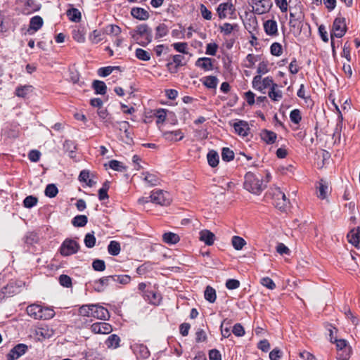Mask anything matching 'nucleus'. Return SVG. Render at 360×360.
<instances>
[{
    "label": "nucleus",
    "mask_w": 360,
    "mask_h": 360,
    "mask_svg": "<svg viewBox=\"0 0 360 360\" xmlns=\"http://www.w3.org/2000/svg\"><path fill=\"white\" fill-rule=\"evenodd\" d=\"M195 65L205 71L211 70L213 69L212 59L210 58L203 57L198 58L195 62Z\"/></svg>",
    "instance_id": "26"
},
{
    "label": "nucleus",
    "mask_w": 360,
    "mask_h": 360,
    "mask_svg": "<svg viewBox=\"0 0 360 360\" xmlns=\"http://www.w3.org/2000/svg\"><path fill=\"white\" fill-rule=\"evenodd\" d=\"M352 347L350 346L338 351L337 360H349L352 354Z\"/></svg>",
    "instance_id": "42"
},
{
    "label": "nucleus",
    "mask_w": 360,
    "mask_h": 360,
    "mask_svg": "<svg viewBox=\"0 0 360 360\" xmlns=\"http://www.w3.org/2000/svg\"><path fill=\"white\" fill-rule=\"evenodd\" d=\"M271 53L275 56H280L283 53V48L281 44L274 42L270 47Z\"/></svg>",
    "instance_id": "57"
},
{
    "label": "nucleus",
    "mask_w": 360,
    "mask_h": 360,
    "mask_svg": "<svg viewBox=\"0 0 360 360\" xmlns=\"http://www.w3.org/2000/svg\"><path fill=\"white\" fill-rule=\"evenodd\" d=\"M141 177L148 186H155L160 184V178L155 173L143 172Z\"/></svg>",
    "instance_id": "12"
},
{
    "label": "nucleus",
    "mask_w": 360,
    "mask_h": 360,
    "mask_svg": "<svg viewBox=\"0 0 360 360\" xmlns=\"http://www.w3.org/2000/svg\"><path fill=\"white\" fill-rule=\"evenodd\" d=\"M58 190L55 184H48L45 188L44 193L49 198H54L58 194Z\"/></svg>",
    "instance_id": "55"
},
{
    "label": "nucleus",
    "mask_w": 360,
    "mask_h": 360,
    "mask_svg": "<svg viewBox=\"0 0 360 360\" xmlns=\"http://www.w3.org/2000/svg\"><path fill=\"white\" fill-rule=\"evenodd\" d=\"M244 188L249 192L259 195L264 188L262 175L248 172L245 175Z\"/></svg>",
    "instance_id": "1"
},
{
    "label": "nucleus",
    "mask_w": 360,
    "mask_h": 360,
    "mask_svg": "<svg viewBox=\"0 0 360 360\" xmlns=\"http://www.w3.org/2000/svg\"><path fill=\"white\" fill-rule=\"evenodd\" d=\"M39 310H41V306L39 304H30L27 307V314L34 319H38Z\"/></svg>",
    "instance_id": "38"
},
{
    "label": "nucleus",
    "mask_w": 360,
    "mask_h": 360,
    "mask_svg": "<svg viewBox=\"0 0 360 360\" xmlns=\"http://www.w3.org/2000/svg\"><path fill=\"white\" fill-rule=\"evenodd\" d=\"M92 267L95 271H103L105 269V262L102 259H95L92 263Z\"/></svg>",
    "instance_id": "64"
},
{
    "label": "nucleus",
    "mask_w": 360,
    "mask_h": 360,
    "mask_svg": "<svg viewBox=\"0 0 360 360\" xmlns=\"http://www.w3.org/2000/svg\"><path fill=\"white\" fill-rule=\"evenodd\" d=\"M238 27L237 24H230L229 22L224 23L220 26L221 32H223L225 35L230 34L233 30H237Z\"/></svg>",
    "instance_id": "48"
},
{
    "label": "nucleus",
    "mask_w": 360,
    "mask_h": 360,
    "mask_svg": "<svg viewBox=\"0 0 360 360\" xmlns=\"http://www.w3.org/2000/svg\"><path fill=\"white\" fill-rule=\"evenodd\" d=\"M38 319L47 320L53 318L55 315L53 309L49 307H41V310H39Z\"/></svg>",
    "instance_id": "34"
},
{
    "label": "nucleus",
    "mask_w": 360,
    "mask_h": 360,
    "mask_svg": "<svg viewBox=\"0 0 360 360\" xmlns=\"http://www.w3.org/2000/svg\"><path fill=\"white\" fill-rule=\"evenodd\" d=\"M269 72V68H268V62L267 61H262L259 63L257 72V75H265Z\"/></svg>",
    "instance_id": "63"
},
{
    "label": "nucleus",
    "mask_w": 360,
    "mask_h": 360,
    "mask_svg": "<svg viewBox=\"0 0 360 360\" xmlns=\"http://www.w3.org/2000/svg\"><path fill=\"white\" fill-rule=\"evenodd\" d=\"M18 287H17L13 283H9L0 290V297H4V299L6 297L13 296L18 293Z\"/></svg>",
    "instance_id": "16"
},
{
    "label": "nucleus",
    "mask_w": 360,
    "mask_h": 360,
    "mask_svg": "<svg viewBox=\"0 0 360 360\" xmlns=\"http://www.w3.org/2000/svg\"><path fill=\"white\" fill-rule=\"evenodd\" d=\"M149 198L150 202L160 205H168L171 202L169 193L160 189L153 190Z\"/></svg>",
    "instance_id": "5"
},
{
    "label": "nucleus",
    "mask_w": 360,
    "mask_h": 360,
    "mask_svg": "<svg viewBox=\"0 0 360 360\" xmlns=\"http://www.w3.org/2000/svg\"><path fill=\"white\" fill-rule=\"evenodd\" d=\"M37 202L38 199L36 197L29 195L24 199L23 205L26 208H32L37 205Z\"/></svg>",
    "instance_id": "56"
},
{
    "label": "nucleus",
    "mask_w": 360,
    "mask_h": 360,
    "mask_svg": "<svg viewBox=\"0 0 360 360\" xmlns=\"http://www.w3.org/2000/svg\"><path fill=\"white\" fill-rule=\"evenodd\" d=\"M290 119L291 122L295 124H299L302 120L301 112L300 110L295 109L292 110L290 113Z\"/></svg>",
    "instance_id": "61"
},
{
    "label": "nucleus",
    "mask_w": 360,
    "mask_h": 360,
    "mask_svg": "<svg viewBox=\"0 0 360 360\" xmlns=\"http://www.w3.org/2000/svg\"><path fill=\"white\" fill-rule=\"evenodd\" d=\"M208 164L212 167H215L218 165L219 157L217 151L211 150L207 155Z\"/></svg>",
    "instance_id": "30"
},
{
    "label": "nucleus",
    "mask_w": 360,
    "mask_h": 360,
    "mask_svg": "<svg viewBox=\"0 0 360 360\" xmlns=\"http://www.w3.org/2000/svg\"><path fill=\"white\" fill-rule=\"evenodd\" d=\"M202 84L210 89H215L218 84V79L215 76H207L202 78Z\"/></svg>",
    "instance_id": "37"
},
{
    "label": "nucleus",
    "mask_w": 360,
    "mask_h": 360,
    "mask_svg": "<svg viewBox=\"0 0 360 360\" xmlns=\"http://www.w3.org/2000/svg\"><path fill=\"white\" fill-rule=\"evenodd\" d=\"M110 281V276L102 277L100 279L94 281L93 288L96 292H103L109 285Z\"/></svg>",
    "instance_id": "17"
},
{
    "label": "nucleus",
    "mask_w": 360,
    "mask_h": 360,
    "mask_svg": "<svg viewBox=\"0 0 360 360\" xmlns=\"http://www.w3.org/2000/svg\"><path fill=\"white\" fill-rule=\"evenodd\" d=\"M200 240L204 242L207 245H212L215 239V236L213 233L208 230H202L200 232Z\"/></svg>",
    "instance_id": "22"
},
{
    "label": "nucleus",
    "mask_w": 360,
    "mask_h": 360,
    "mask_svg": "<svg viewBox=\"0 0 360 360\" xmlns=\"http://www.w3.org/2000/svg\"><path fill=\"white\" fill-rule=\"evenodd\" d=\"M303 19L304 15L302 12V6L300 4L296 5L294 7H290V19Z\"/></svg>",
    "instance_id": "28"
},
{
    "label": "nucleus",
    "mask_w": 360,
    "mask_h": 360,
    "mask_svg": "<svg viewBox=\"0 0 360 360\" xmlns=\"http://www.w3.org/2000/svg\"><path fill=\"white\" fill-rule=\"evenodd\" d=\"M32 89V86L30 85L20 86L16 88L15 94L18 97L25 98Z\"/></svg>",
    "instance_id": "43"
},
{
    "label": "nucleus",
    "mask_w": 360,
    "mask_h": 360,
    "mask_svg": "<svg viewBox=\"0 0 360 360\" xmlns=\"http://www.w3.org/2000/svg\"><path fill=\"white\" fill-rule=\"evenodd\" d=\"M221 158L224 161L229 162L234 158V153L229 148H223L221 151Z\"/></svg>",
    "instance_id": "54"
},
{
    "label": "nucleus",
    "mask_w": 360,
    "mask_h": 360,
    "mask_svg": "<svg viewBox=\"0 0 360 360\" xmlns=\"http://www.w3.org/2000/svg\"><path fill=\"white\" fill-rule=\"evenodd\" d=\"M92 88L96 94L105 95L107 92V86L103 81L94 80L92 83Z\"/></svg>",
    "instance_id": "27"
},
{
    "label": "nucleus",
    "mask_w": 360,
    "mask_h": 360,
    "mask_svg": "<svg viewBox=\"0 0 360 360\" xmlns=\"http://www.w3.org/2000/svg\"><path fill=\"white\" fill-rule=\"evenodd\" d=\"M28 347L25 344H18L7 355L8 360H15L23 355L27 350Z\"/></svg>",
    "instance_id": "10"
},
{
    "label": "nucleus",
    "mask_w": 360,
    "mask_h": 360,
    "mask_svg": "<svg viewBox=\"0 0 360 360\" xmlns=\"http://www.w3.org/2000/svg\"><path fill=\"white\" fill-rule=\"evenodd\" d=\"M134 350L135 353H137L140 355L141 357L143 359H146L149 356L150 352L146 346L143 345H136L134 347Z\"/></svg>",
    "instance_id": "40"
},
{
    "label": "nucleus",
    "mask_w": 360,
    "mask_h": 360,
    "mask_svg": "<svg viewBox=\"0 0 360 360\" xmlns=\"http://www.w3.org/2000/svg\"><path fill=\"white\" fill-rule=\"evenodd\" d=\"M346 32V24L345 18H336L333 24V32L330 38H341Z\"/></svg>",
    "instance_id": "7"
},
{
    "label": "nucleus",
    "mask_w": 360,
    "mask_h": 360,
    "mask_svg": "<svg viewBox=\"0 0 360 360\" xmlns=\"http://www.w3.org/2000/svg\"><path fill=\"white\" fill-rule=\"evenodd\" d=\"M317 189L319 192L318 197L321 199L326 198L328 187L323 180L319 182Z\"/></svg>",
    "instance_id": "50"
},
{
    "label": "nucleus",
    "mask_w": 360,
    "mask_h": 360,
    "mask_svg": "<svg viewBox=\"0 0 360 360\" xmlns=\"http://www.w3.org/2000/svg\"><path fill=\"white\" fill-rule=\"evenodd\" d=\"M131 15L140 20H146L149 18V13L143 8L134 7L131 10Z\"/></svg>",
    "instance_id": "19"
},
{
    "label": "nucleus",
    "mask_w": 360,
    "mask_h": 360,
    "mask_svg": "<svg viewBox=\"0 0 360 360\" xmlns=\"http://www.w3.org/2000/svg\"><path fill=\"white\" fill-rule=\"evenodd\" d=\"M205 299L210 303H214L217 298L216 290L211 286L207 285L204 292Z\"/></svg>",
    "instance_id": "36"
},
{
    "label": "nucleus",
    "mask_w": 360,
    "mask_h": 360,
    "mask_svg": "<svg viewBox=\"0 0 360 360\" xmlns=\"http://www.w3.org/2000/svg\"><path fill=\"white\" fill-rule=\"evenodd\" d=\"M162 136L169 141L176 142L183 139L184 134L181 129H178L175 131H165L163 132Z\"/></svg>",
    "instance_id": "15"
},
{
    "label": "nucleus",
    "mask_w": 360,
    "mask_h": 360,
    "mask_svg": "<svg viewBox=\"0 0 360 360\" xmlns=\"http://www.w3.org/2000/svg\"><path fill=\"white\" fill-rule=\"evenodd\" d=\"M172 46L176 51L179 53L185 54L188 53V44L186 42H176L172 44Z\"/></svg>",
    "instance_id": "59"
},
{
    "label": "nucleus",
    "mask_w": 360,
    "mask_h": 360,
    "mask_svg": "<svg viewBox=\"0 0 360 360\" xmlns=\"http://www.w3.org/2000/svg\"><path fill=\"white\" fill-rule=\"evenodd\" d=\"M145 300L148 301L150 304L157 305L160 304L161 296L159 293L153 290H146L143 295Z\"/></svg>",
    "instance_id": "20"
},
{
    "label": "nucleus",
    "mask_w": 360,
    "mask_h": 360,
    "mask_svg": "<svg viewBox=\"0 0 360 360\" xmlns=\"http://www.w3.org/2000/svg\"><path fill=\"white\" fill-rule=\"evenodd\" d=\"M244 25L245 29L250 34L256 32L258 27L257 18L255 15H250L248 18L246 19V21L244 22Z\"/></svg>",
    "instance_id": "24"
},
{
    "label": "nucleus",
    "mask_w": 360,
    "mask_h": 360,
    "mask_svg": "<svg viewBox=\"0 0 360 360\" xmlns=\"http://www.w3.org/2000/svg\"><path fill=\"white\" fill-rule=\"evenodd\" d=\"M252 84L255 90L264 94L266 89L269 87L271 89L272 86L276 84L274 82L271 77H266L262 79L261 75H256L253 77Z\"/></svg>",
    "instance_id": "3"
},
{
    "label": "nucleus",
    "mask_w": 360,
    "mask_h": 360,
    "mask_svg": "<svg viewBox=\"0 0 360 360\" xmlns=\"http://www.w3.org/2000/svg\"><path fill=\"white\" fill-rule=\"evenodd\" d=\"M120 338L116 334L110 335L105 341L108 347L117 348L120 346Z\"/></svg>",
    "instance_id": "39"
},
{
    "label": "nucleus",
    "mask_w": 360,
    "mask_h": 360,
    "mask_svg": "<svg viewBox=\"0 0 360 360\" xmlns=\"http://www.w3.org/2000/svg\"><path fill=\"white\" fill-rule=\"evenodd\" d=\"M93 307H94V304L82 305L79 309V314L83 316H92Z\"/></svg>",
    "instance_id": "49"
},
{
    "label": "nucleus",
    "mask_w": 360,
    "mask_h": 360,
    "mask_svg": "<svg viewBox=\"0 0 360 360\" xmlns=\"http://www.w3.org/2000/svg\"><path fill=\"white\" fill-rule=\"evenodd\" d=\"M66 13L69 20L72 22H79L82 20L81 12L77 8H72L68 9Z\"/></svg>",
    "instance_id": "29"
},
{
    "label": "nucleus",
    "mask_w": 360,
    "mask_h": 360,
    "mask_svg": "<svg viewBox=\"0 0 360 360\" xmlns=\"http://www.w3.org/2000/svg\"><path fill=\"white\" fill-rule=\"evenodd\" d=\"M91 330L96 334H109L112 332V328L108 323L96 322L91 325Z\"/></svg>",
    "instance_id": "9"
},
{
    "label": "nucleus",
    "mask_w": 360,
    "mask_h": 360,
    "mask_svg": "<svg viewBox=\"0 0 360 360\" xmlns=\"http://www.w3.org/2000/svg\"><path fill=\"white\" fill-rule=\"evenodd\" d=\"M264 29L267 35L274 36L278 34L277 22L274 20H268L264 23Z\"/></svg>",
    "instance_id": "21"
},
{
    "label": "nucleus",
    "mask_w": 360,
    "mask_h": 360,
    "mask_svg": "<svg viewBox=\"0 0 360 360\" xmlns=\"http://www.w3.org/2000/svg\"><path fill=\"white\" fill-rule=\"evenodd\" d=\"M109 167L115 170L118 172H123L126 169V167L123 165V164L117 160H112L109 162Z\"/></svg>",
    "instance_id": "58"
},
{
    "label": "nucleus",
    "mask_w": 360,
    "mask_h": 360,
    "mask_svg": "<svg viewBox=\"0 0 360 360\" xmlns=\"http://www.w3.org/2000/svg\"><path fill=\"white\" fill-rule=\"evenodd\" d=\"M348 242L355 247H358L360 242V229H352L347 234Z\"/></svg>",
    "instance_id": "25"
},
{
    "label": "nucleus",
    "mask_w": 360,
    "mask_h": 360,
    "mask_svg": "<svg viewBox=\"0 0 360 360\" xmlns=\"http://www.w3.org/2000/svg\"><path fill=\"white\" fill-rule=\"evenodd\" d=\"M249 4L252 11L258 15L268 12L271 6L270 0H250Z\"/></svg>",
    "instance_id": "6"
},
{
    "label": "nucleus",
    "mask_w": 360,
    "mask_h": 360,
    "mask_svg": "<svg viewBox=\"0 0 360 360\" xmlns=\"http://www.w3.org/2000/svg\"><path fill=\"white\" fill-rule=\"evenodd\" d=\"M96 240L94 232L88 233L84 236V243L86 248H92L96 244Z\"/></svg>",
    "instance_id": "52"
},
{
    "label": "nucleus",
    "mask_w": 360,
    "mask_h": 360,
    "mask_svg": "<svg viewBox=\"0 0 360 360\" xmlns=\"http://www.w3.org/2000/svg\"><path fill=\"white\" fill-rule=\"evenodd\" d=\"M92 317L101 320H107L110 317V314L108 310L105 307L98 304H94V307H93Z\"/></svg>",
    "instance_id": "13"
},
{
    "label": "nucleus",
    "mask_w": 360,
    "mask_h": 360,
    "mask_svg": "<svg viewBox=\"0 0 360 360\" xmlns=\"http://www.w3.org/2000/svg\"><path fill=\"white\" fill-rule=\"evenodd\" d=\"M268 96L274 101H278L282 98L283 94L282 91L278 89L277 84L272 86L268 93Z\"/></svg>",
    "instance_id": "31"
},
{
    "label": "nucleus",
    "mask_w": 360,
    "mask_h": 360,
    "mask_svg": "<svg viewBox=\"0 0 360 360\" xmlns=\"http://www.w3.org/2000/svg\"><path fill=\"white\" fill-rule=\"evenodd\" d=\"M274 201L276 207L279 210H284L289 204L288 199L280 188L276 189L274 193Z\"/></svg>",
    "instance_id": "8"
},
{
    "label": "nucleus",
    "mask_w": 360,
    "mask_h": 360,
    "mask_svg": "<svg viewBox=\"0 0 360 360\" xmlns=\"http://www.w3.org/2000/svg\"><path fill=\"white\" fill-rule=\"evenodd\" d=\"M79 248L80 245L76 240L66 238L61 244L60 253L64 257H68L77 253Z\"/></svg>",
    "instance_id": "4"
},
{
    "label": "nucleus",
    "mask_w": 360,
    "mask_h": 360,
    "mask_svg": "<svg viewBox=\"0 0 360 360\" xmlns=\"http://www.w3.org/2000/svg\"><path fill=\"white\" fill-rule=\"evenodd\" d=\"M167 110L165 109L160 108L156 110L155 115L157 117V124L162 123L165 121Z\"/></svg>",
    "instance_id": "62"
},
{
    "label": "nucleus",
    "mask_w": 360,
    "mask_h": 360,
    "mask_svg": "<svg viewBox=\"0 0 360 360\" xmlns=\"http://www.w3.org/2000/svg\"><path fill=\"white\" fill-rule=\"evenodd\" d=\"M110 188L109 182L105 181L102 187L98 190V198L100 200H104L109 198L108 195V191Z\"/></svg>",
    "instance_id": "51"
},
{
    "label": "nucleus",
    "mask_w": 360,
    "mask_h": 360,
    "mask_svg": "<svg viewBox=\"0 0 360 360\" xmlns=\"http://www.w3.org/2000/svg\"><path fill=\"white\" fill-rule=\"evenodd\" d=\"M235 131L240 136H246L250 130V127L247 122L239 120L233 124Z\"/></svg>",
    "instance_id": "18"
},
{
    "label": "nucleus",
    "mask_w": 360,
    "mask_h": 360,
    "mask_svg": "<svg viewBox=\"0 0 360 360\" xmlns=\"http://www.w3.org/2000/svg\"><path fill=\"white\" fill-rule=\"evenodd\" d=\"M88 222V218L86 215H77L72 219V224L75 227H84Z\"/></svg>",
    "instance_id": "35"
},
{
    "label": "nucleus",
    "mask_w": 360,
    "mask_h": 360,
    "mask_svg": "<svg viewBox=\"0 0 360 360\" xmlns=\"http://www.w3.org/2000/svg\"><path fill=\"white\" fill-rule=\"evenodd\" d=\"M231 243H232L233 247L236 250H240L245 246V245L246 244V242L243 238H241L240 236H235L231 239Z\"/></svg>",
    "instance_id": "46"
},
{
    "label": "nucleus",
    "mask_w": 360,
    "mask_h": 360,
    "mask_svg": "<svg viewBox=\"0 0 360 360\" xmlns=\"http://www.w3.org/2000/svg\"><path fill=\"white\" fill-rule=\"evenodd\" d=\"M135 55L138 59L143 61H148L150 59V53L141 48L136 49Z\"/></svg>",
    "instance_id": "47"
},
{
    "label": "nucleus",
    "mask_w": 360,
    "mask_h": 360,
    "mask_svg": "<svg viewBox=\"0 0 360 360\" xmlns=\"http://www.w3.org/2000/svg\"><path fill=\"white\" fill-rule=\"evenodd\" d=\"M162 239L165 243L169 245H174L179 241L180 238L176 233L168 232L163 234Z\"/></svg>",
    "instance_id": "32"
},
{
    "label": "nucleus",
    "mask_w": 360,
    "mask_h": 360,
    "mask_svg": "<svg viewBox=\"0 0 360 360\" xmlns=\"http://www.w3.org/2000/svg\"><path fill=\"white\" fill-rule=\"evenodd\" d=\"M44 20L39 15H35L30 19V26L27 30V32L32 34L34 32H37L41 27L43 26Z\"/></svg>",
    "instance_id": "14"
},
{
    "label": "nucleus",
    "mask_w": 360,
    "mask_h": 360,
    "mask_svg": "<svg viewBox=\"0 0 360 360\" xmlns=\"http://www.w3.org/2000/svg\"><path fill=\"white\" fill-rule=\"evenodd\" d=\"M169 32L167 26L165 23H160L155 27V39L162 38Z\"/></svg>",
    "instance_id": "45"
},
{
    "label": "nucleus",
    "mask_w": 360,
    "mask_h": 360,
    "mask_svg": "<svg viewBox=\"0 0 360 360\" xmlns=\"http://www.w3.org/2000/svg\"><path fill=\"white\" fill-rule=\"evenodd\" d=\"M60 284L65 288H70L72 286V279L71 278L65 274H62L59 276L58 278Z\"/></svg>",
    "instance_id": "60"
},
{
    "label": "nucleus",
    "mask_w": 360,
    "mask_h": 360,
    "mask_svg": "<svg viewBox=\"0 0 360 360\" xmlns=\"http://www.w3.org/2000/svg\"><path fill=\"white\" fill-rule=\"evenodd\" d=\"M110 277L111 281L122 285H127L131 281V276L129 275H113Z\"/></svg>",
    "instance_id": "41"
},
{
    "label": "nucleus",
    "mask_w": 360,
    "mask_h": 360,
    "mask_svg": "<svg viewBox=\"0 0 360 360\" xmlns=\"http://www.w3.org/2000/svg\"><path fill=\"white\" fill-rule=\"evenodd\" d=\"M261 139L267 144H273L275 143L277 135L275 132L267 129H264L260 134Z\"/></svg>",
    "instance_id": "23"
},
{
    "label": "nucleus",
    "mask_w": 360,
    "mask_h": 360,
    "mask_svg": "<svg viewBox=\"0 0 360 360\" xmlns=\"http://www.w3.org/2000/svg\"><path fill=\"white\" fill-rule=\"evenodd\" d=\"M108 251L109 254L112 256L119 255L120 252V244L115 240L110 241L108 246Z\"/></svg>",
    "instance_id": "44"
},
{
    "label": "nucleus",
    "mask_w": 360,
    "mask_h": 360,
    "mask_svg": "<svg viewBox=\"0 0 360 360\" xmlns=\"http://www.w3.org/2000/svg\"><path fill=\"white\" fill-rule=\"evenodd\" d=\"M130 34L134 39L137 41L140 39L138 43L142 46H146L152 41V30L147 24L136 26Z\"/></svg>",
    "instance_id": "2"
},
{
    "label": "nucleus",
    "mask_w": 360,
    "mask_h": 360,
    "mask_svg": "<svg viewBox=\"0 0 360 360\" xmlns=\"http://www.w3.org/2000/svg\"><path fill=\"white\" fill-rule=\"evenodd\" d=\"M235 8L232 4L226 2L220 4L217 9L219 18L220 19L226 18L228 15L232 14Z\"/></svg>",
    "instance_id": "11"
},
{
    "label": "nucleus",
    "mask_w": 360,
    "mask_h": 360,
    "mask_svg": "<svg viewBox=\"0 0 360 360\" xmlns=\"http://www.w3.org/2000/svg\"><path fill=\"white\" fill-rule=\"evenodd\" d=\"M85 360H103V357L101 354L95 349H89L83 353Z\"/></svg>",
    "instance_id": "33"
},
{
    "label": "nucleus",
    "mask_w": 360,
    "mask_h": 360,
    "mask_svg": "<svg viewBox=\"0 0 360 360\" xmlns=\"http://www.w3.org/2000/svg\"><path fill=\"white\" fill-rule=\"evenodd\" d=\"M115 69H120L118 66H107L101 68L98 70V74L100 77H107L110 75Z\"/></svg>",
    "instance_id": "53"
}]
</instances>
